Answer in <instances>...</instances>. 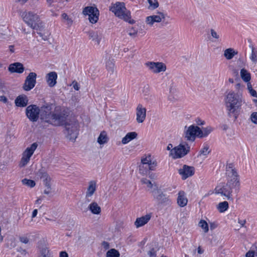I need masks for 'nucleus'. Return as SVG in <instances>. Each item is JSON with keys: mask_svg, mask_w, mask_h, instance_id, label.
Here are the masks:
<instances>
[{"mask_svg": "<svg viewBox=\"0 0 257 257\" xmlns=\"http://www.w3.org/2000/svg\"><path fill=\"white\" fill-rule=\"evenodd\" d=\"M224 97V103L228 116L233 117L236 120L241 106L245 103L242 93L239 91L235 92L232 90H227Z\"/></svg>", "mask_w": 257, "mask_h": 257, "instance_id": "nucleus-1", "label": "nucleus"}, {"mask_svg": "<svg viewBox=\"0 0 257 257\" xmlns=\"http://www.w3.org/2000/svg\"><path fill=\"white\" fill-rule=\"evenodd\" d=\"M67 112L60 107L55 108L54 111H51L50 106L44 107L41 114L42 122H46L55 126L65 124L68 117Z\"/></svg>", "mask_w": 257, "mask_h": 257, "instance_id": "nucleus-2", "label": "nucleus"}, {"mask_svg": "<svg viewBox=\"0 0 257 257\" xmlns=\"http://www.w3.org/2000/svg\"><path fill=\"white\" fill-rule=\"evenodd\" d=\"M109 11L112 12L117 17L133 24L135 23L134 20L131 19V12L127 10L123 2H116L112 4L109 7Z\"/></svg>", "mask_w": 257, "mask_h": 257, "instance_id": "nucleus-3", "label": "nucleus"}, {"mask_svg": "<svg viewBox=\"0 0 257 257\" xmlns=\"http://www.w3.org/2000/svg\"><path fill=\"white\" fill-rule=\"evenodd\" d=\"M226 184L233 188L239 187V178L237 170L233 164L230 163L226 165Z\"/></svg>", "mask_w": 257, "mask_h": 257, "instance_id": "nucleus-4", "label": "nucleus"}, {"mask_svg": "<svg viewBox=\"0 0 257 257\" xmlns=\"http://www.w3.org/2000/svg\"><path fill=\"white\" fill-rule=\"evenodd\" d=\"M21 17L23 21L33 29L38 30L42 24L40 22V18L38 15L31 12H22Z\"/></svg>", "mask_w": 257, "mask_h": 257, "instance_id": "nucleus-5", "label": "nucleus"}, {"mask_svg": "<svg viewBox=\"0 0 257 257\" xmlns=\"http://www.w3.org/2000/svg\"><path fill=\"white\" fill-rule=\"evenodd\" d=\"M67 138L70 140H75L78 135L79 124L75 118L67 121L65 124Z\"/></svg>", "mask_w": 257, "mask_h": 257, "instance_id": "nucleus-6", "label": "nucleus"}, {"mask_svg": "<svg viewBox=\"0 0 257 257\" xmlns=\"http://www.w3.org/2000/svg\"><path fill=\"white\" fill-rule=\"evenodd\" d=\"M48 105H44L40 108L35 104H31L27 107L26 109V114L29 120L33 122L37 121L40 116L41 119V114L42 109L44 107H48Z\"/></svg>", "mask_w": 257, "mask_h": 257, "instance_id": "nucleus-7", "label": "nucleus"}, {"mask_svg": "<svg viewBox=\"0 0 257 257\" xmlns=\"http://www.w3.org/2000/svg\"><path fill=\"white\" fill-rule=\"evenodd\" d=\"M190 148L189 145L186 143L180 144L173 149L171 156L173 159L182 158L189 152Z\"/></svg>", "mask_w": 257, "mask_h": 257, "instance_id": "nucleus-8", "label": "nucleus"}, {"mask_svg": "<svg viewBox=\"0 0 257 257\" xmlns=\"http://www.w3.org/2000/svg\"><path fill=\"white\" fill-rule=\"evenodd\" d=\"M37 147V143H34L30 146V147H28L26 149L23 154V157L20 163V167H24L28 164L30 160L31 156L34 154Z\"/></svg>", "mask_w": 257, "mask_h": 257, "instance_id": "nucleus-9", "label": "nucleus"}, {"mask_svg": "<svg viewBox=\"0 0 257 257\" xmlns=\"http://www.w3.org/2000/svg\"><path fill=\"white\" fill-rule=\"evenodd\" d=\"M233 188L228 185L227 184L220 183L218 184L214 189L216 194H220L222 196H225L228 200L231 199V194Z\"/></svg>", "mask_w": 257, "mask_h": 257, "instance_id": "nucleus-10", "label": "nucleus"}, {"mask_svg": "<svg viewBox=\"0 0 257 257\" xmlns=\"http://www.w3.org/2000/svg\"><path fill=\"white\" fill-rule=\"evenodd\" d=\"M184 137L185 139L191 142H193L196 138H198L199 133V127L195 125H191L188 127H185Z\"/></svg>", "mask_w": 257, "mask_h": 257, "instance_id": "nucleus-11", "label": "nucleus"}, {"mask_svg": "<svg viewBox=\"0 0 257 257\" xmlns=\"http://www.w3.org/2000/svg\"><path fill=\"white\" fill-rule=\"evenodd\" d=\"M154 198L158 204L165 206H169L171 204V200L161 190L156 189L153 191Z\"/></svg>", "mask_w": 257, "mask_h": 257, "instance_id": "nucleus-12", "label": "nucleus"}, {"mask_svg": "<svg viewBox=\"0 0 257 257\" xmlns=\"http://www.w3.org/2000/svg\"><path fill=\"white\" fill-rule=\"evenodd\" d=\"M82 13L84 15L88 16L89 22L92 24L96 23L98 20L99 13L95 7H86L83 9Z\"/></svg>", "mask_w": 257, "mask_h": 257, "instance_id": "nucleus-13", "label": "nucleus"}, {"mask_svg": "<svg viewBox=\"0 0 257 257\" xmlns=\"http://www.w3.org/2000/svg\"><path fill=\"white\" fill-rule=\"evenodd\" d=\"M145 65L149 71L155 74L165 72L167 69L166 65L163 62L149 61L145 63Z\"/></svg>", "mask_w": 257, "mask_h": 257, "instance_id": "nucleus-14", "label": "nucleus"}, {"mask_svg": "<svg viewBox=\"0 0 257 257\" xmlns=\"http://www.w3.org/2000/svg\"><path fill=\"white\" fill-rule=\"evenodd\" d=\"M37 74L35 72H30L26 77L23 88L25 91H30L32 89L36 84Z\"/></svg>", "mask_w": 257, "mask_h": 257, "instance_id": "nucleus-15", "label": "nucleus"}, {"mask_svg": "<svg viewBox=\"0 0 257 257\" xmlns=\"http://www.w3.org/2000/svg\"><path fill=\"white\" fill-rule=\"evenodd\" d=\"M88 37L94 45L99 46L101 42H104L103 35L100 31H89L88 32Z\"/></svg>", "mask_w": 257, "mask_h": 257, "instance_id": "nucleus-16", "label": "nucleus"}, {"mask_svg": "<svg viewBox=\"0 0 257 257\" xmlns=\"http://www.w3.org/2000/svg\"><path fill=\"white\" fill-rule=\"evenodd\" d=\"M146 109L141 104L136 108V120L140 123L144 121L146 117Z\"/></svg>", "mask_w": 257, "mask_h": 257, "instance_id": "nucleus-17", "label": "nucleus"}, {"mask_svg": "<svg viewBox=\"0 0 257 257\" xmlns=\"http://www.w3.org/2000/svg\"><path fill=\"white\" fill-rule=\"evenodd\" d=\"M179 173L181 175L183 180L192 176L194 174V169L193 167L184 165L182 168L178 170Z\"/></svg>", "mask_w": 257, "mask_h": 257, "instance_id": "nucleus-18", "label": "nucleus"}, {"mask_svg": "<svg viewBox=\"0 0 257 257\" xmlns=\"http://www.w3.org/2000/svg\"><path fill=\"white\" fill-rule=\"evenodd\" d=\"M96 190V182L95 181H90L86 192L85 198L88 202L90 201V198Z\"/></svg>", "mask_w": 257, "mask_h": 257, "instance_id": "nucleus-19", "label": "nucleus"}, {"mask_svg": "<svg viewBox=\"0 0 257 257\" xmlns=\"http://www.w3.org/2000/svg\"><path fill=\"white\" fill-rule=\"evenodd\" d=\"M151 215L147 214L144 216L138 217L136 219L134 224L137 228H139L145 225L151 219Z\"/></svg>", "mask_w": 257, "mask_h": 257, "instance_id": "nucleus-20", "label": "nucleus"}, {"mask_svg": "<svg viewBox=\"0 0 257 257\" xmlns=\"http://www.w3.org/2000/svg\"><path fill=\"white\" fill-rule=\"evenodd\" d=\"M57 79V74L54 71L48 73L46 76L47 83L50 87H52L56 85Z\"/></svg>", "mask_w": 257, "mask_h": 257, "instance_id": "nucleus-21", "label": "nucleus"}, {"mask_svg": "<svg viewBox=\"0 0 257 257\" xmlns=\"http://www.w3.org/2000/svg\"><path fill=\"white\" fill-rule=\"evenodd\" d=\"M16 105L18 107H24L28 103V99L26 95L24 94L19 95L15 100Z\"/></svg>", "mask_w": 257, "mask_h": 257, "instance_id": "nucleus-22", "label": "nucleus"}, {"mask_svg": "<svg viewBox=\"0 0 257 257\" xmlns=\"http://www.w3.org/2000/svg\"><path fill=\"white\" fill-rule=\"evenodd\" d=\"M177 202L178 205L181 207H184L187 204L188 199L186 197L184 191H180L178 192Z\"/></svg>", "mask_w": 257, "mask_h": 257, "instance_id": "nucleus-23", "label": "nucleus"}, {"mask_svg": "<svg viewBox=\"0 0 257 257\" xmlns=\"http://www.w3.org/2000/svg\"><path fill=\"white\" fill-rule=\"evenodd\" d=\"M9 70L12 73H22L24 72V67L22 64L16 62L10 65Z\"/></svg>", "mask_w": 257, "mask_h": 257, "instance_id": "nucleus-24", "label": "nucleus"}, {"mask_svg": "<svg viewBox=\"0 0 257 257\" xmlns=\"http://www.w3.org/2000/svg\"><path fill=\"white\" fill-rule=\"evenodd\" d=\"M211 152V150L209 149V146L208 144H204L203 148L201 149L197 155V157L202 159H205L207 158V155Z\"/></svg>", "mask_w": 257, "mask_h": 257, "instance_id": "nucleus-25", "label": "nucleus"}, {"mask_svg": "<svg viewBox=\"0 0 257 257\" xmlns=\"http://www.w3.org/2000/svg\"><path fill=\"white\" fill-rule=\"evenodd\" d=\"M212 131L213 128L209 126L206 127H203L202 129L199 127V133L198 134V138H203L206 137L212 132Z\"/></svg>", "mask_w": 257, "mask_h": 257, "instance_id": "nucleus-26", "label": "nucleus"}, {"mask_svg": "<svg viewBox=\"0 0 257 257\" xmlns=\"http://www.w3.org/2000/svg\"><path fill=\"white\" fill-rule=\"evenodd\" d=\"M251 53L249 56V59L251 62V69H253L257 64V51L253 47L251 46Z\"/></svg>", "mask_w": 257, "mask_h": 257, "instance_id": "nucleus-27", "label": "nucleus"}, {"mask_svg": "<svg viewBox=\"0 0 257 257\" xmlns=\"http://www.w3.org/2000/svg\"><path fill=\"white\" fill-rule=\"evenodd\" d=\"M138 136V134L135 132H132L128 133L121 140L122 144H126L132 140L136 139Z\"/></svg>", "mask_w": 257, "mask_h": 257, "instance_id": "nucleus-28", "label": "nucleus"}, {"mask_svg": "<svg viewBox=\"0 0 257 257\" xmlns=\"http://www.w3.org/2000/svg\"><path fill=\"white\" fill-rule=\"evenodd\" d=\"M237 51L233 48H228L224 51L223 55L227 60H231L234 56L237 54Z\"/></svg>", "mask_w": 257, "mask_h": 257, "instance_id": "nucleus-29", "label": "nucleus"}, {"mask_svg": "<svg viewBox=\"0 0 257 257\" xmlns=\"http://www.w3.org/2000/svg\"><path fill=\"white\" fill-rule=\"evenodd\" d=\"M88 209L93 214H99L101 212V208L95 202H93L88 206Z\"/></svg>", "mask_w": 257, "mask_h": 257, "instance_id": "nucleus-30", "label": "nucleus"}, {"mask_svg": "<svg viewBox=\"0 0 257 257\" xmlns=\"http://www.w3.org/2000/svg\"><path fill=\"white\" fill-rule=\"evenodd\" d=\"M151 160H152L151 156L150 155L142 159V160H141L142 165H141L139 166V170H140V173L143 174L147 173V171H144L143 170V168H144L145 165H148L149 163L151 161Z\"/></svg>", "mask_w": 257, "mask_h": 257, "instance_id": "nucleus-31", "label": "nucleus"}, {"mask_svg": "<svg viewBox=\"0 0 257 257\" xmlns=\"http://www.w3.org/2000/svg\"><path fill=\"white\" fill-rule=\"evenodd\" d=\"M240 77L241 79L245 82H248L251 79L250 73L245 69L242 68L240 70Z\"/></svg>", "mask_w": 257, "mask_h": 257, "instance_id": "nucleus-32", "label": "nucleus"}, {"mask_svg": "<svg viewBox=\"0 0 257 257\" xmlns=\"http://www.w3.org/2000/svg\"><path fill=\"white\" fill-rule=\"evenodd\" d=\"M108 138L106 133L105 131H103L100 134L97 139V142L100 145H103L106 144L108 142Z\"/></svg>", "mask_w": 257, "mask_h": 257, "instance_id": "nucleus-33", "label": "nucleus"}, {"mask_svg": "<svg viewBox=\"0 0 257 257\" xmlns=\"http://www.w3.org/2000/svg\"><path fill=\"white\" fill-rule=\"evenodd\" d=\"M41 178L43 179L44 183L46 182H51V178L48 174L45 172L43 170H40L38 173Z\"/></svg>", "mask_w": 257, "mask_h": 257, "instance_id": "nucleus-34", "label": "nucleus"}, {"mask_svg": "<svg viewBox=\"0 0 257 257\" xmlns=\"http://www.w3.org/2000/svg\"><path fill=\"white\" fill-rule=\"evenodd\" d=\"M228 203L227 201H223L219 203L217 207L220 212H224L228 208Z\"/></svg>", "mask_w": 257, "mask_h": 257, "instance_id": "nucleus-35", "label": "nucleus"}, {"mask_svg": "<svg viewBox=\"0 0 257 257\" xmlns=\"http://www.w3.org/2000/svg\"><path fill=\"white\" fill-rule=\"evenodd\" d=\"M106 257H120V253L117 250L111 248L106 252Z\"/></svg>", "mask_w": 257, "mask_h": 257, "instance_id": "nucleus-36", "label": "nucleus"}, {"mask_svg": "<svg viewBox=\"0 0 257 257\" xmlns=\"http://www.w3.org/2000/svg\"><path fill=\"white\" fill-rule=\"evenodd\" d=\"M158 15H152L151 16L152 17L153 19L156 23H160L162 21V19H164L165 18V16L164 13L162 12H158Z\"/></svg>", "mask_w": 257, "mask_h": 257, "instance_id": "nucleus-37", "label": "nucleus"}, {"mask_svg": "<svg viewBox=\"0 0 257 257\" xmlns=\"http://www.w3.org/2000/svg\"><path fill=\"white\" fill-rule=\"evenodd\" d=\"M39 257H52V255L48 248H44L41 249Z\"/></svg>", "mask_w": 257, "mask_h": 257, "instance_id": "nucleus-38", "label": "nucleus"}, {"mask_svg": "<svg viewBox=\"0 0 257 257\" xmlns=\"http://www.w3.org/2000/svg\"><path fill=\"white\" fill-rule=\"evenodd\" d=\"M6 247L10 248L12 249L16 246L15 239L13 237H11L7 240V242L6 243Z\"/></svg>", "mask_w": 257, "mask_h": 257, "instance_id": "nucleus-39", "label": "nucleus"}, {"mask_svg": "<svg viewBox=\"0 0 257 257\" xmlns=\"http://www.w3.org/2000/svg\"><path fill=\"white\" fill-rule=\"evenodd\" d=\"M22 182L24 185H25L31 188L34 187L36 185V183L34 181L27 179H23Z\"/></svg>", "mask_w": 257, "mask_h": 257, "instance_id": "nucleus-40", "label": "nucleus"}, {"mask_svg": "<svg viewBox=\"0 0 257 257\" xmlns=\"http://www.w3.org/2000/svg\"><path fill=\"white\" fill-rule=\"evenodd\" d=\"M199 226L201 227L205 233H207L209 230L208 225L206 221L201 220L199 222Z\"/></svg>", "mask_w": 257, "mask_h": 257, "instance_id": "nucleus-41", "label": "nucleus"}, {"mask_svg": "<svg viewBox=\"0 0 257 257\" xmlns=\"http://www.w3.org/2000/svg\"><path fill=\"white\" fill-rule=\"evenodd\" d=\"M45 189L44 190V193L46 195H49L52 192V188L51 186L50 182H46L44 183Z\"/></svg>", "mask_w": 257, "mask_h": 257, "instance_id": "nucleus-42", "label": "nucleus"}, {"mask_svg": "<svg viewBox=\"0 0 257 257\" xmlns=\"http://www.w3.org/2000/svg\"><path fill=\"white\" fill-rule=\"evenodd\" d=\"M148 2L150 5V8L151 9L154 10L157 9L159 5V3L157 0H147Z\"/></svg>", "mask_w": 257, "mask_h": 257, "instance_id": "nucleus-43", "label": "nucleus"}, {"mask_svg": "<svg viewBox=\"0 0 257 257\" xmlns=\"http://www.w3.org/2000/svg\"><path fill=\"white\" fill-rule=\"evenodd\" d=\"M210 35L211 37L215 40V41H218L220 36L219 34L215 31V30L213 29H210Z\"/></svg>", "mask_w": 257, "mask_h": 257, "instance_id": "nucleus-44", "label": "nucleus"}, {"mask_svg": "<svg viewBox=\"0 0 257 257\" xmlns=\"http://www.w3.org/2000/svg\"><path fill=\"white\" fill-rule=\"evenodd\" d=\"M61 16L63 19L67 21V25L68 26H71L72 24V20L69 18L68 16L66 13H63Z\"/></svg>", "mask_w": 257, "mask_h": 257, "instance_id": "nucleus-45", "label": "nucleus"}, {"mask_svg": "<svg viewBox=\"0 0 257 257\" xmlns=\"http://www.w3.org/2000/svg\"><path fill=\"white\" fill-rule=\"evenodd\" d=\"M157 166V162H156V161H155V160L152 161L151 160L148 165L149 169L150 170H152V171L154 170Z\"/></svg>", "mask_w": 257, "mask_h": 257, "instance_id": "nucleus-46", "label": "nucleus"}, {"mask_svg": "<svg viewBox=\"0 0 257 257\" xmlns=\"http://www.w3.org/2000/svg\"><path fill=\"white\" fill-rule=\"evenodd\" d=\"M146 23L147 25H149L150 26H152L156 22L154 20L152 17L150 16L146 18Z\"/></svg>", "mask_w": 257, "mask_h": 257, "instance_id": "nucleus-47", "label": "nucleus"}, {"mask_svg": "<svg viewBox=\"0 0 257 257\" xmlns=\"http://www.w3.org/2000/svg\"><path fill=\"white\" fill-rule=\"evenodd\" d=\"M251 122L257 124V112H252L250 117Z\"/></svg>", "mask_w": 257, "mask_h": 257, "instance_id": "nucleus-48", "label": "nucleus"}, {"mask_svg": "<svg viewBox=\"0 0 257 257\" xmlns=\"http://www.w3.org/2000/svg\"><path fill=\"white\" fill-rule=\"evenodd\" d=\"M128 34L133 38H135L137 37L138 34V31L134 29V28H132L128 31Z\"/></svg>", "mask_w": 257, "mask_h": 257, "instance_id": "nucleus-49", "label": "nucleus"}, {"mask_svg": "<svg viewBox=\"0 0 257 257\" xmlns=\"http://www.w3.org/2000/svg\"><path fill=\"white\" fill-rule=\"evenodd\" d=\"M21 242L24 244H28L30 242L29 238L25 236H22L19 237Z\"/></svg>", "mask_w": 257, "mask_h": 257, "instance_id": "nucleus-50", "label": "nucleus"}, {"mask_svg": "<svg viewBox=\"0 0 257 257\" xmlns=\"http://www.w3.org/2000/svg\"><path fill=\"white\" fill-rule=\"evenodd\" d=\"M141 182L143 184H147V186L149 188H152L153 186V184L151 181L147 179H142L141 180Z\"/></svg>", "mask_w": 257, "mask_h": 257, "instance_id": "nucleus-51", "label": "nucleus"}, {"mask_svg": "<svg viewBox=\"0 0 257 257\" xmlns=\"http://www.w3.org/2000/svg\"><path fill=\"white\" fill-rule=\"evenodd\" d=\"M156 252L157 250L153 248L148 252V254L150 257H155L156 256Z\"/></svg>", "mask_w": 257, "mask_h": 257, "instance_id": "nucleus-52", "label": "nucleus"}, {"mask_svg": "<svg viewBox=\"0 0 257 257\" xmlns=\"http://www.w3.org/2000/svg\"><path fill=\"white\" fill-rule=\"evenodd\" d=\"M146 93L145 94V95L146 96V97H145L144 99L146 100H151L152 99V96L150 95L149 93L147 94L149 92V87L148 86L147 87H146Z\"/></svg>", "mask_w": 257, "mask_h": 257, "instance_id": "nucleus-53", "label": "nucleus"}, {"mask_svg": "<svg viewBox=\"0 0 257 257\" xmlns=\"http://www.w3.org/2000/svg\"><path fill=\"white\" fill-rule=\"evenodd\" d=\"M254 255H255L254 248L248 251L245 254L246 257H254Z\"/></svg>", "mask_w": 257, "mask_h": 257, "instance_id": "nucleus-54", "label": "nucleus"}, {"mask_svg": "<svg viewBox=\"0 0 257 257\" xmlns=\"http://www.w3.org/2000/svg\"><path fill=\"white\" fill-rule=\"evenodd\" d=\"M72 85H73V87L74 88V89L76 90H79V85L78 84V83L76 81H73L72 82Z\"/></svg>", "mask_w": 257, "mask_h": 257, "instance_id": "nucleus-55", "label": "nucleus"}, {"mask_svg": "<svg viewBox=\"0 0 257 257\" xmlns=\"http://www.w3.org/2000/svg\"><path fill=\"white\" fill-rule=\"evenodd\" d=\"M102 246L105 249H108L109 248V243L105 241H103L101 243Z\"/></svg>", "mask_w": 257, "mask_h": 257, "instance_id": "nucleus-56", "label": "nucleus"}, {"mask_svg": "<svg viewBox=\"0 0 257 257\" xmlns=\"http://www.w3.org/2000/svg\"><path fill=\"white\" fill-rule=\"evenodd\" d=\"M246 221L245 219H242H242H238V223L239 224H240L241 227L245 226V224L246 223Z\"/></svg>", "mask_w": 257, "mask_h": 257, "instance_id": "nucleus-57", "label": "nucleus"}, {"mask_svg": "<svg viewBox=\"0 0 257 257\" xmlns=\"http://www.w3.org/2000/svg\"><path fill=\"white\" fill-rule=\"evenodd\" d=\"M250 94L253 96V97H257V92L256 91L254 90L253 89H250V91L249 92Z\"/></svg>", "mask_w": 257, "mask_h": 257, "instance_id": "nucleus-58", "label": "nucleus"}, {"mask_svg": "<svg viewBox=\"0 0 257 257\" xmlns=\"http://www.w3.org/2000/svg\"><path fill=\"white\" fill-rule=\"evenodd\" d=\"M195 121H196V123L198 125H203L204 124V121L201 120L200 119H199L198 118L196 119Z\"/></svg>", "mask_w": 257, "mask_h": 257, "instance_id": "nucleus-59", "label": "nucleus"}, {"mask_svg": "<svg viewBox=\"0 0 257 257\" xmlns=\"http://www.w3.org/2000/svg\"><path fill=\"white\" fill-rule=\"evenodd\" d=\"M59 257H68V254L66 251H61L60 252Z\"/></svg>", "mask_w": 257, "mask_h": 257, "instance_id": "nucleus-60", "label": "nucleus"}, {"mask_svg": "<svg viewBox=\"0 0 257 257\" xmlns=\"http://www.w3.org/2000/svg\"><path fill=\"white\" fill-rule=\"evenodd\" d=\"M0 101H3L4 103H6L8 101V99L6 96H5L4 95L1 96H0Z\"/></svg>", "mask_w": 257, "mask_h": 257, "instance_id": "nucleus-61", "label": "nucleus"}, {"mask_svg": "<svg viewBox=\"0 0 257 257\" xmlns=\"http://www.w3.org/2000/svg\"><path fill=\"white\" fill-rule=\"evenodd\" d=\"M173 145L171 144H169L167 147V149L169 151H170V156H171V153H172V150H173Z\"/></svg>", "mask_w": 257, "mask_h": 257, "instance_id": "nucleus-62", "label": "nucleus"}, {"mask_svg": "<svg viewBox=\"0 0 257 257\" xmlns=\"http://www.w3.org/2000/svg\"><path fill=\"white\" fill-rule=\"evenodd\" d=\"M37 213H38L37 209H34L32 212V218L35 217L37 215Z\"/></svg>", "mask_w": 257, "mask_h": 257, "instance_id": "nucleus-63", "label": "nucleus"}, {"mask_svg": "<svg viewBox=\"0 0 257 257\" xmlns=\"http://www.w3.org/2000/svg\"><path fill=\"white\" fill-rule=\"evenodd\" d=\"M9 47V50L11 53H14L15 52V49H14V45H10Z\"/></svg>", "mask_w": 257, "mask_h": 257, "instance_id": "nucleus-64", "label": "nucleus"}]
</instances>
